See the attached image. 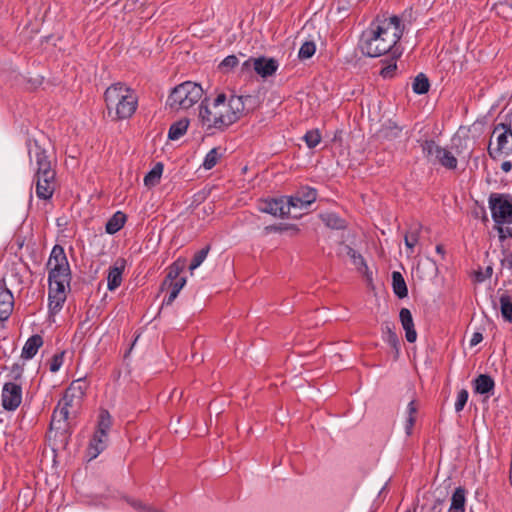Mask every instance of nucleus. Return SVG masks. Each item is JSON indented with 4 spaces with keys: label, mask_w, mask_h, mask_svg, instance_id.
<instances>
[{
    "label": "nucleus",
    "mask_w": 512,
    "mask_h": 512,
    "mask_svg": "<svg viewBox=\"0 0 512 512\" xmlns=\"http://www.w3.org/2000/svg\"><path fill=\"white\" fill-rule=\"evenodd\" d=\"M250 96L218 94L214 99L205 98L199 106V121L206 131H224L241 119L245 112L244 101Z\"/></svg>",
    "instance_id": "obj_1"
},
{
    "label": "nucleus",
    "mask_w": 512,
    "mask_h": 512,
    "mask_svg": "<svg viewBox=\"0 0 512 512\" xmlns=\"http://www.w3.org/2000/svg\"><path fill=\"white\" fill-rule=\"evenodd\" d=\"M403 26L398 16L377 15L363 31L359 47L369 57H379L389 52L401 39Z\"/></svg>",
    "instance_id": "obj_2"
},
{
    "label": "nucleus",
    "mask_w": 512,
    "mask_h": 512,
    "mask_svg": "<svg viewBox=\"0 0 512 512\" xmlns=\"http://www.w3.org/2000/svg\"><path fill=\"white\" fill-rule=\"evenodd\" d=\"M30 163L35 164L34 180L36 184V195L39 199L48 200L52 198L56 189V171L52 168L51 160L37 141L29 147Z\"/></svg>",
    "instance_id": "obj_3"
},
{
    "label": "nucleus",
    "mask_w": 512,
    "mask_h": 512,
    "mask_svg": "<svg viewBox=\"0 0 512 512\" xmlns=\"http://www.w3.org/2000/svg\"><path fill=\"white\" fill-rule=\"evenodd\" d=\"M104 98L108 116L113 120L129 119L137 109L138 97L135 91L122 82L110 85Z\"/></svg>",
    "instance_id": "obj_4"
},
{
    "label": "nucleus",
    "mask_w": 512,
    "mask_h": 512,
    "mask_svg": "<svg viewBox=\"0 0 512 512\" xmlns=\"http://www.w3.org/2000/svg\"><path fill=\"white\" fill-rule=\"evenodd\" d=\"M204 91L200 84L185 81L177 85L170 93L167 104L173 110H187L198 103L203 97Z\"/></svg>",
    "instance_id": "obj_5"
},
{
    "label": "nucleus",
    "mask_w": 512,
    "mask_h": 512,
    "mask_svg": "<svg viewBox=\"0 0 512 512\" xmlns=\"http://www.w3.org/2000/svg\"><path fill=\"white\" fill-rule=\"evenodd\" d=\"M82 400L74 398L65 391L63 397L59 400L54 409L50 423V429L66 432L68 429V419L70 414H75L81 405Z\"/></svg>",
    "instance_id": "obj_6"
},
{
    "label": "nucleus",
    "mask_w": 512,
    "mask_h": 512,
    "mask_svg": "<svg viewBox=\"0 0 512 512\" xmlns=\"http://www.w3.org/2000/svg\"><path fill=\"white\" fill-rule=\"evenodd\" d=\"M112 426V418L107 410H101L98 417L96 431L87 448L90 459H95L105 450L108 443V432Z\"/></svg>",
    "instance_id": "obj_7"
},
{
    "label": "nucleus",
    "mask_w": 512,
    "mask_h": 512,
    "mask_svg": "<svg viewBox=\"0 0 512 512\" xmlns=\"http://www.w3.org/2000/svg\"><path fill=\"white\" fill-rule=\"evenodd\" d=\"M71 274L56 276H48L49 291V311L51 314H57L63 307L67 298V289L70 288Z\"/></svg>",
    "instance_id": "obj_8"
},
{
    "label": "nucleus",
    "mask_w": 512,
    "mask_h": 512,
    "mask_svg": "<svg viewBox=\"0 0 512 512\" xmlns=\"http://www.w3.org/2000/svg\"><path fill=\"white\" fill-rule=\"evenodd\" d=\"M489 207L497 225L512 223V197L510 195L492 193L489 197Z\"/></svg>",
    "instance_id": "obj_9"
},
{
    "label": "nucleus",
    "mask_w": 512,
    "mask_h": 512,
    "mask_svg": "<svg viewBox=\"0 0 512 512\" xmlns=\"http://www.w3.org/2000/svg\"><path fill=\"white\" fill-rule=\"evenodd\" d=\"M424 156L433 164H440L447 169L457 168L456 157L433 140H426L421 145Z\"/></svg>",
    "instance_id": "obj_10"
},
{
    "label": "nucleus",
    "mask_w": 512,
    "mask_h": 512,
    "mask_svg": "<svg viewBox=\"0 0 512 512\" xmlns=\"http://www.w3.org/2000/svg\"><path fill=\"white\" fill-rule=\"evenodd\" d=\"M279 63L274 58H267L264 56L250 57L241 66V72H250L253 69L262 78H267L276 73Z\"/></svg>",
    "instance_id": "obj_11"
},
{
    "label": "nucleus",
    "mask_w": 512,
    "mask_h": 512,
    "mask_svg": "<svg viewBox=\"0 0 512 512\" xmlns=\"http://www.w3.org/2000/svg\"><path fill=\"white\" fill-rule=\"evenodd\" d=\"M493 136H496L497 148L488 147V153L492 158L499 154H509L512 152V129L510 124L499 123L494 127Z\"/></svg>",
    "instance_id": "obj_12"
},
{
    "label": "nucleus",
    "mask_w": 512,
    "mask_h": 512,
    "mask_svg": "<svg viewBox=\"0 0 512 512\" xmlns=\"http://www.w3.org/2000/svg\"><path fill=\"white\" fill-rule=\"evenodd\" d=\"M47 268L49 270L48 276L52 278L56 276L70 275L71 270L64 248L60 245H55L50 253Z\"/></svg>",
    "instance_id": "obj_13"
},
{
    "label": "nucleus",
    "mask_w": 512,
    "mask_h": 512,
    "mask_svg": "<svg viewBox=\"0 0 512 512\" xmlns=\"http://www.w3.org/2000/svg\"><path fill=\"white\" fill-rule=\"evenodd\" d=\"M2 406L7 411H15L22 402V387L16 382H6L3 386Z\"/></svg>",
    "instance_id": "obj_14"
},
{
    "label": "nucleus",
    "mask_w": 512,
    "mask_h": 512,
    "mask_svg": "<svg viewBox=\"0 0 512 512\" xmlns=\"http://www.w3.org/2000/svg\"><path fill=\"white\" fill-rule=\"evenodd\" d=\"M258 210L275 217L283 218L290 212V207L288 202L285 203L283 199H268L259 202Z\"/></svg>",
    "instance_id": "obj_15"
},
{
    "label": "nucleus",
    "mask_w": 512,
    "mask_h": 512,
    "mask_svg": "<svg viewBox=\"0 0 512 512\" xmlns=\"http://www.w3.org/2000/svg\"><path fill=\"white\" fill-rule=\"evenodd\" d=\"M317 197V192L313 188H303L298 191L295 195L288 198V204L291 208H307L311 205Z\"/></svg>",
    "instance_id": "obj_16"
},
{
    "label": "nucleus",
    "mask_w": 512,
    "mask_h": 512,
    "mask_svg": "<svg viewBox=\"0 0 512 512\" xmlns=\"http://www.w3.org/2000/svg\"><path fill=\"white\" fill-rule=\"evenodd\" d=\"M399 319L405 331L406 340L409 343H414L417 339V333L410 310L408 308H402L399 312Z\"/></svg>",
    "instance_id": "obj_17"
},
{
    "label": "nucleus",
    "mask_w": 512,
    "mask_h": 512,
    "mask_svg": "<svg viewBox=\"0 0 512 512\" xmlns=\"http://www.w3.org/2000/svg\"><path fill=\"white\" fill-rule=\"evenodd\" d=\"M14 307V297L7 288H0V321L9 318Z\"/></svg>",
    "instance_id": "obj_18"
},
{
    "label": "nucleus",
    "mask_w": 512,
    "mask_h": 512,
    "mask_svg": "<svg viewBox=\"0 0 512 512\" xmlns=\"http://www.w3.org/2000/svg\"><path fill=\"white\" fill-rule=\"evenodd\" d=\"M124 267H125V261L118 260L114 266L109 268L108 275H107L108 290L113 291L121 285Z\"/></svg>",
    "instance_id": "obj_19"
},
{
    "label": "nucleus",
    "mask_w": 512,
    "mask_h": 512,
    "mask_svg": "<svg viewBox=\"0 0 512 512\" xmlns=\"http://www.w3.org/2000/svg\"><path fill=\"white\" fill-rule=\"evenodd\" d=\"M42 345L43 338L38 334L32 335L25 342L22 349L21 357L26 360L32 359L37 354L39 348Z\"/></svg>",
    "instance_id": "obj_20"
},
{
    "label": "nucleus",
    "mask_w": 512,
    "mask_h": 512,
    "mask_svg": "<svg viewBox=\"0 0 512 512\" xmlns=\"http://www.w3.org/2000/svg\"><path fill=\"white\" fill-rule=\"evenodd\" d=\"M473 383L475 393L481 395L490 393L494 390L495 387L493 378L487 374H480L477 378H475Z\"/></svg>",
    "instance_id": "obj_21"
},
{
    "label": "nucleus",
    "mask_w": 512,
    "mask_h": 512,
    "mask_svg": "<svg viewBox=\"0 0 512 512\" xmlns=\"http://www.w3.org/2000/svg\"><path fill=\"white\" fill-rule=\"evenodd\" d=\"M126 219H127V217H126L125 213H123L121 211H117L107 221V223L105 225V231L111 235L117 233L124 226Z\"/></svg>",
    "instance_id": "obj_22"
},
{
    "label": "nucleus",
    "mask_w": 512,
    "mask_h": 512,
    "mask_svg": "<svg viewBox=\"0 0 512 512\" xmlns=\"http://www.w3.org/2000/svg\"><path fill=\"white\" fill-rule=\"evenodd\" d=\"M392 287L393 292L397 297L403 299L408 295V289L404 277L398 271L392 272Z\"/></svg>",
    "instance_id": "obj_23"
},
{
    "label": "nucleus",
    "mask_w": 512,
    "mask_h": 512,
    "mask_svg": "<svg viewBox=\"0 0 512 512\" xmlns=\"http://www.w3.org/2000/svg\"><path fill=\"white\" fill-rule=\"evenodd\" d=\"M189 123V119L187 118H182L174 122L169 128L168 138L170 140H177L182 137L187 132Z\"/></svg>",
    "instance_id": "obj_24"
},
{
    "label": "nucleus",
    "mask_w": 512,
    "mask_h": 512,
    "mask_svg": "<svg viewBox=\"0 0 512 512\" xmlns=\"http://www.w3.org/2000/svg\"><path fill=\"white\" fill-rule=\"evenodd\" d=\"M320 218L331 229L340 230L346 228V221L333 212L322 213Z\"/></svg>",
    "instance_id": "obj_25"
},
{
    "label": "nucleus",
    "mask_w": 512,
    "mask_h": 512,
    "mask_svg": "<svg viewBox=\"0 0 512 512\" xmlns=\"http://www.w3.org/2000/svg\"><path fill=\"white\" fill-rule=\"evenodd\" d=\"M385 342L395 350V359L399 355L400 340L394 329L387 323L383 329Z\"/></svg>",
    "instance_id": "obj_26"
},
{
    "label": "nucleus",
    "mask_w": 512,
    "mask_h": 512,
    "mask_svg": "<svg viewBox=\"0 0 512 512\" xmlns=\"http://www.w3.org/2000/svg\"><path fill=\"white\" fill-rule=\"evenodd\" d=\"M88 389V382L85 378H79L77 380L72 381L69 387L66 389V392L74 396V398L83 399L86 391Z\"/></svg>",
    "instance_id": "obj_27"
},
{
    "label": "nucleus",
    "mask_w": 512,
    "mask_h": 512,
    "mask_svg": "<svg viewBox=\"0 0 512 512\" xmlns=\"http://www.w3.org/2000/svg\"><path fill=\"white\" fill-rule=\"evenodd\" d=\"M164 166L161 162H158L154 167L145 175L144 184L147 187H153L160 182L161 175L163 173Z\"/></svg>",
    "instance_id": "obj_28"
},
{
    "label": "nucleus",
    "mask_w": 512,
    "mask_h": 512,
    "mask_svg": "<svg viewBox=\"0 0 512 512\" xmlns=\"http://www.w3.org/2000/svg\"><path fill=\"white\" fill-rule=\"evenodd\" d=\"M421 229H422L421 224L414 223L407 230L405 237H404V241H405V245L408 249L412 250L415 247V245L418 243Z\"/></svg>",
    "instance_id": "obj_29"
},
{
    "label": "nucleus",
    "mask_w": 512,
    "mask_h": 512,
    "mask_svg": "<svg viewBox=\"0 0 512 512\" xmlns=\"http://www.w3.org/2000/svg\"><path fill=\"white\" fill-rule=\"evenodd\" d=\"M185 264H186V261L185 259H177L175 262H173L169 268H168V273H167V276H166V279L165 281L163 282L162 284V288L167 285V283L169 281H173V280H177L179 279V275L180 273L184 270L185 268Z\"/></svg>",
    "instance_id": "obj_30"
},
{
    "label": "nucleus",
    "mask_w": 512,
    "mask_h": 512,
    "mask_svg": "<svg viewBox=\"0 0 512 512\" xmlns=\"http://www.w3.org/2000/svg\"><path fill=\"white\" fill-rule=\"evenodd\" d=\"M500 309L502 317L511 322L512 321V299L506 291H503L499 297Z\"/></svg>",
    "instance_id": "obj_31"
},
{
    "label": "nucleus",
    "mask_w": 512,
    "mask_h": 512,
    "mask_svg": "<svg viewBox=\"0 0 512 512\" xmlns=\"http://www.w3.org/2000/svg\"><path fill=\"white\" fill-rule=\"evenodd\" d=\"M412 88L416 94L427 93L430 88L429 79L423 73L418 74L413 81Z\"/></svg>",
    "instance_id": "obj_32"
},
{
    "label": "nucleus",
    "mask_w": 512,
    "mask_h": 512,
    "mask_svg": "<svg viewBox=\"0 0 512 512\" xmlns=\"http://www.w3.org/2000/svg\"><path fill=\"white\" fill-rule=\"evenodd\" d=\"M402 132V129L394 123H389L382 127L379 131V136L386 140H393L398 138Z\"/></svg>",
    "instance_id": "obj_33"
},
{
    "label": "nucleus",
    "mask_w": 512,
    "mask_h": 512,
    "mask_svg": "<svg viewBox=\"0 0 512 512\" xmlns=\"http://www.w3.org/2000/svg\"><path fill=\"white\" fill-rule=\"evenodd\" d=\"M466 490L463 487H457L451 497L450 507L465 509Z\"/></svg>",
    "instance_id": "obj_34"
},
{
    "label": "nucleus",
    "mask_w": 512,
    "mask_h": 512,
    "mask_svg": "<svg viewBox=\"0 0 512 512\" xmlns=\"http://www.w3.org/2000/svg\"><path fill=\"white\" fill-rule=\"evenodd\" d=\"M316 51V45L313 41H306L304 42L298 52V57L301 60L309 59L311 58Z\"/></svg>",
    "instance_id": "obj_35"
},
{
    "label": "nucleus",
    "mask_w": 512,
    "mask_h": 512,
    "mask_svg": "<svg viewBox=\"0 0 512 512\" xmlns=\"http://www.w3.org/2000/svg\"><path fill=\"white\" fill-rule=\"evenodd\" d=\"M209 251H210V246H206V247L202 248L201 250H199L198 252H196L191 261V264L189 266V270L193 271L196 268H198L206 259Z\"/></svg>",
    "instance_id": "obj_36"
},
{
    "label": "nucleus",
    "mask_w": 512,
    "mask_h": 512,
    "mask_svg": "<svg viewBox=\"0 0 512 512\" xmlns=\"http://www.w3.org/2000/svg\"><path fill=\"white\" fill-rule=\"evenodd\" d=\"M220 154L217 148L211 149L205 156L203 161V167L206 170L212 169L218 162Z\"/></svg>",
    "instance_id": "obj_37"
},
{
    "label": "nucleus",
    "mask_w": 512,
    "mask_h": 512,
    "mask_svg": "<svg viewBox=\"0 0 512 512\" xmlns=\"http://www.w3.org/2000/svg\"><path fill=\"white\" fill-rule=\"evenodd\" d=\"M303 139L309 148H315L321 141V134L317 129L309 130Z\"/></svg>",
    "instance_id": "obj_38"
},
{
    "label": "nucleus",
    "mask_w": 512,
    "mask_h": 512,
    "mask_svg": "<svg viewBox=\"0 0 512 512\" xmlns=\"http://www.w3.org/2000/svg\"><path fill=\"white\" fill-rule=\"evenodd\" d=\"M285 230H292L294 233H298L299 229L295 225L290 224H278V225H268L264 228V233L270 234V233H280Z\"/></svg>",
    "instance_id": "obj_39"
},
{
    "label": "nucleus",
    "mask_w": 512,
    "mask_h": 512,
    "mask_svg": "<svg viewBox=\"0 0 512 512\" xmlns=\"http://www.w3.org/2000/svg\"><path fill=\"white\" fill-rule=\"evenodd\" d=\"M129 503L135 510L139 512H163V510L145 504L139 500H131Z\"/></svg>",
    "instance_id": "obj_40"
},
{
    "label": "nucleus",
    "mask_w": 512,
    "mask_h": 512,
    "mask_svg": "<svg viewBox=\"0 0 512 512\" xmlns=\"http://www.w3.org/2000/svg\"><path fill=\"white\" fill-rule=\"evenodd\" d=\"M64 354H65V352L62 351L60 353L53 355V357L51 358V360L49 362V370L52 373L57 372L60 369V367L62 366Z\"/></svg>",
    "instance_id": "obj_41"
},
{
    "label": "nucleus",
    "mask_w": 512,
    "mask_h": 512,
    "mask_svg": "<svg viewBox=\"0 0 512 512\" xmlns=\"http://www.w3.org/2000/svg\"><path fill=\"white\" fill-rule=\"evenodd\" d=\"M468 391L466 389H461L458 392L457 400L455 402V410L456 412H460L463 410L464 406L467 403L468 400Z\"/></svg>",
    "instance_id": "obj_42"
},
{
    "label": "nucleus",
    "mask_w": 512,
    "mask_h": 512,
    "mask_svg": "<svg viewBox=\"0 0 512 512\" xmlns=\"http://www.w3.org/2000/svg\"><path fill=\"white\" fill-rule=\"evenodd\" d=\"M346 254L349 256L355 265H365L363 257L352 247L346 246Z\"/></svg>",
    "instance_id": "obj_43"
},
{
    "label": "nucleus",
    "mask_w": 512,
    "mask_h": 512,
    "mask_svg": "<svg viewBox=\"0 0 512 512\" xmlns=\"http://www.w3.org/2000/svg\"><path fill=\"white\" fill-rule=\"evenodd\" d=\"M238 64V58L235 55H229L220 63L223 69H232Z\"/></svg>",
    "instance_id": "obj_44"
},
{
    "label": "nucleus",
    "mask_w": 512,
    "mask_h": 512,
    "mask_svg": "<svg viewBox=\"0 0 512 512\" xmlns=\"http://www.w3.org/2000/svg\"><path fill=\"white\" fill-rule=\"evenodd\" d=\"M185 284H186L185 277H180L177 280L169 281V287L171 288L172 291H174L177 294H179V292L185 286Z\"/></svg>",
    "instance_id": "obj_45"
},
{
    "label": "nucleus",
    "mask_w": 512,
    "mask_h": 512,
    "mask_svg": "<svg viewBox=\"0 0 512 512\" xmlns=\"http://www.w3.org/2000/svg\"><path fill=\"white\" fill-rule=\"evenodd\" d=\"M22 375H23V366L18 363L13 364L11 367V370H10L11 379H13L15 381L19 380V379H21Z\"/></svg>",
    "instance_id": "obj_46"
},
{
    "label": "nucleus",
    "mask_w": 512,
    "mask_h": 512,
    "mask_svg": "<svg viewBox=\"0 0 512 512\" xmlns=\"http://www.w3.org/2000/svg\"><path fill=\"white\" fill-rule=\"evenodd\" d=\"M492 273H493V268L492 266H487L486 267V270L482 272H478L476 274V279L477 281L479 282H483L484 280H486L487 278H490L492 276Z\"/></svg>",
    "instance_id": "obj_47"
},
{
    "label": "nucleus",
    "mask_w": 512,
    "mask_h": 512,
    "mask_svg": "<svg viewBox=\"0 0 512 512\" xmlns=\"http://www.w3.org/2000/svg\"><path fill=\"white\" fill-rule=\"evenodd\" d=\"M395 70H396V64H390V65L382 68L380 74L384 78H389V77L393 76Z\"/></svg>",
    "instance_id": "obj_48"
},
{
    "label": "nucleus",
    "mask_w": 512,
    "mask_h": 512,
    "mask_svg": "<svg viewBox=\"0 0 512 512\" xmlns=\"http://www.w3.org/2000/svg\"><path fill=\"white\" fill-rule=\"evenodd\" d=\"M497 230H498L500 239L512 237V228H510V227H502L501 225H499L497 227Z\"/></svg>",
    "instance_id": "obj_49"
},
{
    "label": "nucleus",
    "mask_w": 512,
    "mask_h": 512,
    "mask_svg": "<svg viewBox=\"0 0 512 512\" xmlns=\"http://www.w3.org/2000/svg\"><path fill=\"white\" fill-rule=\"evenodd\" d=\"M414 423H415V416H408L406 419V424H405V430H406L407 435H410L412 433V428L414 426Z\"/></svg>",
    "instance_id": "obj_50"
},
{
    "label": "nucleus",
    "mask_w": 512,
    "mask_h": 512,
    "mask_svg": "<svg viewBox=\"0 0 512 512\" xmlns=\"http://www.w3.org/2000/svg\"><path fill=\"white\" fill-rule=\"evenodd\" d=\"M483 340V335L480 332H475L470 340V346H476Z\"/></svg>",
    "instance_id": "obj_51"
},
{
    "label": "nucleus",
    "mask_w": 512,
    "mask_h": 512,
    "mask_svg": "<svg viewBox=\"0 0 512 512\" xmlns=\"http://www.w3.org/2000/svg\"><path fill=\"white\" fill-rule=\"evenodd\" d=\"M178 294L171 290L169 296L164 299L163 305H171L173 301L177 298Z\"/></svg>",
    "instance_id": "obj_52"
},
{
    "label": "nucleus",
    "mask_w": 512,
    "mask_h": 512,
    "mask_svg": "<svg viewBox=\"0 0 512 512\" xmlns=\"http://www.w3.org/2000/svg\"><path fill=\"white\" fill-rule=\"evenodd\" d=\"M408 416H415L416 414V411H417V407L415 405V401H410L409 404H408Z\"/></svg>",
    "instance_id": "obj_53"
},
{
    "label": "nucleus",
    "mask_w": 512,
    "mask_h": 512,
    "mask_svg": "<svg viewBox=\"0 0 512 512\" xmlns=\"http://www.w3.org/2000/svg\"><path fill=\"white\" fill-rule=\"evenodd\" d=\"M502 265L507 267L508 269H512V254L508 255L501 261Z\"/></svg>",
    "instance_id": "obj_54"
},
{
    "label": "nucleus",
    "mask_w": 512,
    "mask_h": 512,
    "mask_svg": "<svg viewBox=\"0 0 512 512\" xmlns=\"http://www.w3.org/2000/svg\"><path fill=\"white\" fill-rule=\"evenodd\" d=\"M443 505V500L441 499H437L435 502H434V505L432 507V510L433 511H437V512H441V507Z\"/></svg>",
    "instance_id": "obj_55"
},
{
    "label": "nucleus",
    "mask_w": 512,
    "mask_h": 512,
    "mask_svg": "<svg viewBox=\"0 0 512 512\" xmlns=\"http://www.w3.org/2000/svg\"><path fill=\"white\" fill-rule=\"evenodd\" d=\"M501 169L504 171V172H509L511 171L512 169V164L510 161H505L502 163L501 165Z\"/></svg>",
    "instance_id": "obj_56"
},
{
    "label": "nucleus",
    "mask_w": 512,
    "mask_h": 512,
    "mask_svg": "<svg viewBox=\"0 0 512 512\" xmlns=\"http://www.w3.org/2000/svg\"><path fill=\"white\" fill-rule=\"evenodd\" d=\"M436 251H437V253L443 255L444 254V247L442 245H437L436 246Z\"/></svg>",
    "instance_id": "obj_57"
},
{
    "label": "nucleus",
    "mask_w": 512,
    "mask_h": 512,
    "mask_svg": "<svg viewBox=\"0 0 512 512\" xmlns=\"http://www.w3.org/2000/svg\"><path fill=\"white\" fill-rule=\"evenodd\" d=\"M448 512H465V509L450 507Z\"/></svg>",
    "instance_id": "obj_58"
},
{
    "label": "nucleus",
    "mask_w": 512,
    "mask_h": 512,
    "mask_svg": "<svg viewBox=\"0 0 512 512\" xmlns=\"http://www.w3.org/2000/svg\"><path fill=\"white\" fill-rule=\"evenodd\" d=\"M504 5H508L509 7L512 8V1L510 3H500L499 6H504Z\"/></svg>",
    "instance_id": "obj_59"
},
{
    "label": "nucleus",
    "mask_w": 512,
    "mask_h": 512,
    "mask_svg": "<svg viewBox=\"0 0 512 512\" xmlns=\"http://www.w3.org/2000/svg\"><path fill=\"white\" fill-rule=\"evenodd\" d=\"M510 482H511V485H512V465H510Z\"/></svg>",
    "instance_id": "obj_60"
}]
</instances>
